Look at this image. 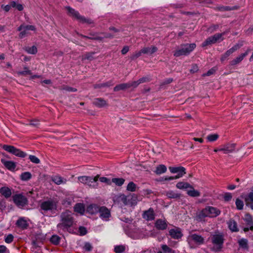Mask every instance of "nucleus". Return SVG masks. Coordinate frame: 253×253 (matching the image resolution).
I'll return each mask as SVG.
<instances>
[{"instance_id":"0e129e2a","label":"nucleus","mask_w":253,"mask_h":253,"mask_svg":"<svg viewBox=\"0 0 253 253\" xmlns=\"http://www.w3.org/2000/svg\"><path fill=\"white\" fill-rule=\"evenodd\" d=\"M199 70V67L198 65L196 64H194L192 65L191 69L190 70V72L191 73H195L197 72Z\"/></svg>"},{"instance_id":"bf43d9fd","label":"nucleus","mask_w":253,"mask_h":253,"mask_svg":"<svg viewBox=\"0 0 253 253\" xmlns=\"http://www.w3.org/2000/svg\"><path fill=\"white\" fill-rule=\"evenodd\" d=\"M79 232L80 236H84L87 233L86 228L84 226H80L79 228Z\"/></svg>"},{"instance_id":"cd10ccee","label":"nucleus","mask_w":253,"mask_h":253,"mask_svg":"<svg viewBox=\"0 0 253 253\" xmlns=\"http://www.w3.org/2000/svg\"><path fill=\"white\" fill-rule=\"evenodd\" d=\"M0 193L6 199L10 197L12 194L10 189L8 187H1L0 189Z\"/></svg>"},{"instance_id":"423d86ee","label":"nucleus","mask_w":253,"mask_h":253,"mask_svg":"<svg viewBox=\"0 0 253 253\" xmlns=\"http://www.w3.org/2000/svg\"><path fill=\"white\" fill-rule=\"evenodd\" d=\"M2 148L5 151L20 158H25L27 154L12 145H3Z\"/></svg>"},{"instance_id":"bb28decb","label":"nucleus","mask_w":253,"mask_h":253,"mask_svg":"<svg viewBox=\"0 0 253 253\" xmlns=\"http://www.w3.org/2000/svg\"><path fill=\"white\" fill-rule=\"evenodd\" d=\"M169 169L170 172L172 173H180L186 174V169L185 168L180 166L177 167H169Z\"/></svg>"},{"instance_id":"603ef678","label":"nucleus","mask_w":253,"mask_h":253,"mask_svg":"<svg viewBox=\"0 0 253 253\" xmlns=\"http://www.w3.org/2000/svg\"><path fill=\"white\" fill-rule=\"evenodd\" d=\"M235 204H236L237 209L238 210H241L243 209L244 203L241 200H240L238 198L236 200Z\"/></svg>"},{"instance_id":"4468645a","label":"nucleus","mask_w":253,"mask_h":253,"mask_svg":"<svg viewBox=\"0 0 253 253\" xmlns=\"http://www.w3.org/2000/svg\"><path fill=\"white\" fill-rule=\"evenodd\" d=\"M99 213L100 217L105 220H108L111 216L110 210L105 206L100 207Z\"/></svg>"},{"instance_id":"412c9836","label":"nucleus","mask_w":253,"mask_h":253,"mask_svg":"<svg viewBox=\"0 0 253 253\" xmlns=\"http://www.w3.org/2000/svg\"><path fill=\"white\" fill-rule=\"evenodd\" d=\"M236 147V144H227L224 146L223 148H220V151H223L224 154H227L228 153L233 152L235 149Z\"/></svg>"},{"instance_id":"a878e982","label":"nucleus","mask_w":253,"mask_h":253,"mask_svg":"<svg viewBox=\"0 0 253 253\" xmlns=\"http://www.w3.org/2000/svg\"><path fill=\"white\" fill-rule=\"evenodd\" d=\"M93 104L99 108L103 107L107 105L106 101L102 98H95Z\"/></svg>"},{"instance_id":"f8f14e48","label":"nucleus","mask_w":253,"mask_h":253,"mask_svg":"<svg viewBox=\"0 0 253 253\" xmlns=\"http://www.w3.org/2000/svg\"><path fill=\"white\" fill-rule=\"evenodd\" d=\"M205 209L206 211L208 216L211 218L215 217L219 215L221 213V211L219 209L213 207L208 206Z\"/></svg>"},{"instance_id":"de8ad7c7","label":"nucleus","mask_w":253,"mask_h":253,"mask_svg":"<svg viewBox=\"0 0 253 253\" xmlns=\"http://www.w3.org/2000/svg\"><path fill=\"white\" fill-rule=\"evenodd\" d=\"M94 52H87L83 57V60H92L93 59V55L94 54Z\"/></svg>"},{"instance_id":"58836bf2","label":"nucleus","mask_w":253,"mask_h":253,"mask_svg":"<svg viewBox=\"0 0 253 253\" xmlns=\"http://www.w3.org/2000/svg\"><path fill=\"white\" fill-rule=\"evenodd\" d=\"M32 177V174L30 172H24L20 175V178L23 181H28Z\"/></svg>"},{"instance_id":"13d9d810","label":"nucleus","mask_w":253,"mask_h":253,"mask_svg":"<svg viewBox=\"0 0 253 253\" xmlns=\"http://www.w3.org/2000/svg\"><path fill=\"white\" fill-rule=\"evenodd\" d=\"M29 159L33 163L38 164L40 163V159L34 155H30Z\"/></svg>"},{"instance_id":"7ed1b4c3","label":"nucleus","mask_w":253,"mask_h":253,"mask_svg":"<svg viewBox=\"0 0 253 253\" xmlns=\"http://www.w3.org/2000/svg\"><path fill=\"white\" fill-rule=\"evenodd\" d=\"M196 47L195 43H186L181 44L180 47L173 52V56L178 57L180 56L189 55Z\"/></svg>"},{"instance_id":"864d4df0","label":"nucleus","mask_w":253,"mask_h":253,"mask_svg":"<svg viewBox=\"0 0 253 253\" xmlns=\"http://www.w3.org/2000/svg\"><path fill=\"white\" fill-rule=\"evenodd\" d=\"M142 54H143V52H142L141 49L140 50L133 53L130 56V59L132 60H134L138 58L139 57H140L142 55Z\"/></svg>"},{"instance_id":"c85d7f7f","label":"nucleus","mask_w":253,"mask_h":253,"mask_svg":"<svg viewBox=\"0 0 253 253\" xmlns=\"http://www.w3.org/2000/svg\"><path fill=\"white\" fill-rule=\"evenodd\" d=\"M238 243L241 249L248 250V240L247 239L242 238L238 240Z\"/></svg>"},{"instance_id":"c756f323","label":"nucleus","mask_w":253,"mask_h":253,"mask_svg":"<svg viewBox=\"0 0 253 253\" xmlns=\"http://www.w3.org/2000/svg\"><path fill=\"white\" fill-rule=\"evenodd\" d=\"M238 7L237 6L232 7L229 6H217L215 9L219 11H227L235 10Z\"/></svg>"},{"instance_id":"2f4dec72","label":"nucleus","mask_w":253,"mask_h":253,"mask_svg":"<svg viewBox=\"0 0 253 253\" xmlns=\"http://www.w3.org/2000/svg\"><path fill=\"white\" fill-rule=\"evenodd\" d=\"M167 169L165 165H160L156 167V169L154 171V172L157 174L160 175L166 172L167 171Z\"/></svg>"},{"instance_id":"5fc2aeb1","label":"nucleus","mask_w":253,"mask_h":253,"mask_svg":"<svg viewBox=\"0 0 253 253\" xmlns=\"http://www.w3.org/2000/svg\"><path fill=\"white\" fill-rule=\"evenodd\" d=\"M127 83V85H128V88H131V87L135 88L137 87L138 86V85L140 84L138 80H137L136 81L128 82Z\"/></svg>"},{"instance_id":"20e7f679","label":"nucleus","mask_w":253,"mask_h":253,"mask_svg":"<svg viewBox=\"0 0 253 253\" xmlns=\"http://www.w3.org/2000/svg\"><path fill=\"white\" fill-rule=\"evenodd\" d=\"M211 240L213 245L212 250L216 252L221 251L223 247L224 236L222 233H216L211 236Z\"/></svg>"},{"instance_id":"a211bd4d","label":"nucleus","mask_w":253,"mask_h":253,"mask_svg":"<svg viewBox=\"0 0 253 253\" xmlns=\"http://www.w3.org/2000/svg\"><path fill=\"white\" fill-rule=\"evenodd\" d=\"M16 225L19 228L22 230H25L28 228L29 224L24 217H20L16 222Z\"/></svg>"},{"instance_id":"f03ea898","label":"nucleus","mask_w":253,"mask_h":253,"mask_svg":"<svg viewBox=\"0 0 253 253\" xmlns=\"http://www.w3.org/2000/svg\"><path fill=\"white\" fill-rule=\"evenodd\" d=\"M57 202L53 199L44 201L40 205V211L43 215H47L48 212H52L56 210Z\"/></svg>"},{"instance_id":"dca6fc26","label":"nucleus","mask_w":253,"mask_h":253,"mask_svg":"<svg viewBox=\"0 0 253 253\" xmlns=\"http://www.w3.org/2000/svg\"><path fill=\"white\" fill-rule=\"evenodd\" d=\"M188 240L193 241L198 245H203L204 243V238L201 235L197 234H191L188 236Z\"/></svg>"},{"instance_id":"4c0bfd02","label":"nucleus","mask_w":253,"mask_h":253,"mask_svg":"<svg viewBox=\"0 0 253 253\" xmlns=\"http://www.w3.org/2000/svg\"><path fill=\"white\" fill-rule=\"evenodd\" d=\"M125 181V180L123 178H113L112 179V182L119 186L123 185Z\"/></svg>"},{"instance_id":"052dcab7","label":"nucleus","mask_w":253,"mask_h":253,"mask_svg":"<svg viewBox=\"0 0 253 253\" xmlns=\"http://www.w3.org/2000/svg\"><path fill=\"white\" fill-rule=\"evenodd\" d=\"M13 236L11 234H9L5 237L4 241L6 243L9 244L12 242L13 241Z\"/></svg>"},{"instance_id":"09e8293b","label":"nucleus","mask_w":253,"mask_h":253,"mask_svg":"<svg viewBox=\"0 0 253 253\" xmlns=\"http://www.w3.org/2000/svg\"><path fill=\"white\" fill-rule=\"evenodd\" d=\"M18 74L19 75L25 76L26 75H31L32 72L31 70H29V68L27 67H24V70L22 71H20L18 72Z\"/></svg>"},{"instance_id":"f257e3e1","label":"nucleus","mask_w":253,"mask_h":253,"mask_svg":"<svg viewBox=\"0 0 253 253\" xmlns=\"http://www.w3.org/2000/svg\"><path fill=\"white\" fill-rule=\"evenodd\" d=\"M76 221L73 213L67 210L62 212L60 215V222L57 225V228L59 233L68 232L72 234H76V228L74 227Z\"/></svg>"},{"instance_id":"a19ab883","label":"nucleus","mask_w":253,"mask_h":253,"mask_svg":"<svg viewBox=\"0 0 253 253\" xmlns=\"http://www.w3.org/2000/svg\"><path fill=\"white\" fill-rule=\"evenodd\" d=\"M61 240V238L59 237L58 235H53L50 238V242L51 243L55 245H57L59 244Z\"/></svg>"},{"instance_id":"3c124183","label":"nucleus","mask_w":253,"mask_h":253,"mask_svg":"<svg viewBox=\"0 0 253 253\" xmlns=\"http://www.w3.org/2000/svg\"><path fill=\"white\" fill-rule=\"evenodd\" d=\"M161 248L162 250L165 253H175V252L174 250H172L171 248H170L169 247H168L167 245H163L161 246Z\"/></svg>"},{"instance_id":"f3484780","label":"nucleus","mask_w":253,"mask_h":253,"mask_svg":"<svg viewBox=\"0 0 253 253\" xmlns=\"http://www.w3.org/2000/svg\"><path fill=\"white\" fill-rule=\"evenodd\" d=\"M250 51V49H248L245 53H242L240 56L230 61L229 66H234L240 63L243 60L244 57L248 54Z\"/></svg>"},{"instance_id":"c03bdc74","label":"nucleus","mask_w":253,"mask_h":253,"mask_svg":"<svg viewBox=\"0 0 253 253\" xmlns=\"http://www.w3.org/2000/svg\"><path fill=\"white\" fill-rule=\"evenodd\" d=\"M126 247L124 245H118L115 247L114 252L116 253H123L125 251Z\"/></svg>"},{"instance_id":"7c9ffc66","label":"nucleus","mask_w":253,"mask_h":253,"mask_svg":"<svg viewBox=\"0 0 253 253\" xmlns=\"http://www.w3.org/2000/svg\"><path fill=\"white\" fill-rule=\"evenodd\" d=\"M158 50V48L156 46H153L151 47H144L142 48V52L143 54L150 53L151 54H153Z\"/></svg>"},{"instance_id":"ea45409f","label":"nucleus","mask_w":253,"mask_h":253,"mask_svg":"<svg viewBox=\"0 0 253 253\" xmlns=\"http://www.w3.org/2000/svg\"><path fill=\"white\" fill-rule=\"evenodd\" d=\"M176 187L180 189H186L191 187L190 184L184 182H179L176 184Z\"/></svg>"},{"instance_id":"79ce46f5","label":"nucleus","mask_w":253,"mask_h":253,"mask_svg":"<svg viewBox=\"0 0 253 253\" xmlns=\"http://www.w3.org/2000/svg\"><path fill=\"white\" fill-rule=\"evenodd\" d=\"M137 185L133 182L128 183L126 187V190L130 192H134L136 190Z\"/></svg>"},{"instance_id":"9b49d317","label":"nucleus","mask_w":253,"mask_h":253,"mask_svg":"<svg viewBox=\"0 0 253 253\" xmlns=\"http://www.w3.org/2000/svg\"><path fill=\"white\" fill-rule=\"evenodd\" d=\"M241 46L242 45L236 44L232 47L227 50L223 54L221 55L220 57L221 62H223L225 60H226L230 55L239 49Z\"/></svg>"},{"instance_id":"1a4fd4ad","label":"nucleus","mask_w":253,"mask_h":253,"mask_svg":"<svg viewBox=\"0 0 253 253\" xmlns=\"http://www.w3.org/2000/svg\"><path fill=\"white\" fill-rule=\"evenodd\" d=\"M224 33H217L212 36L208 38L202 44V47H205L209 45L216 43L218 40L221 39V41L223 40L222 38L224 35Z\"/></svg>"},{"instance_id":"39448f33","label":"nucleus","mask_w":253,"mask_h":253,"mask_svg":"<svg viewBox=\"0 0 253 253\" xmlns=\"http://www.w3.org/2000/svg\"><path fill=\"white\" fill-rule=\"evenodd\" d=\"M66 9L68 10V13L70 14L71 16L75 17L80 22L83 23H87L89 24L93 23L91 19L89 18H86L85 17L81 15L78 11H76L71 7L67 6Z\"/></svg>"},{"instance_id":"ddd939ff","label":"nucleus","mask_w":253,"mask_h":253,"mask_svg":"<svg viewBox=\"0 0 253 253\" xmlns=\"http://www.w3.org/2000/svg\"><path fill=\"white\" fill-rule=\"evenodd\" d=\"M169 235L171 238L177 240L180 239L183 236L181 229L177 227H175L174 228L170 229L169 230Z\"/></svg>"},{"instance_id":"6ab92c4d","label":"nucleus","mask_w":253,"mask_h":253,"mask_svg":"<svg viewBox=\"0 0 253 253\" xmlns=\"http://www.w3.org/2000/svg\"><path fill=\"white\" fill-rule=\"evenodd\" d=\"M1 162L4 167L10 171H14L16 168V163L11 161H6L3 159H1Z\"/></svg>"},{"instance_id":"72a5a7b5","label":"nucleus","mask_w":253,"mask_h":253,"mask_svg":"<svg viewBox=\"0 0 253 253\" xmlns=\"http://www.w3.org/2000/svg\"><path fill=\"white\" fill-rule=\"evenodd\" d=\"M113 84V81L111 80L102 84H96L93 85L94 88H101L102 87H109Z\"/></svg>"},{"instance_id":"e433bc0d","label":"nucleus","mask_w":253,"mask_h":253,"mask_svg":"<svg viewBox=\"0 0 253 253\" xmlns=\"http://www.w3.org/2000/svg\"><path fill=\"white\" fill-rule=\"evenodd\" d=\"M24 50L29 54H36L38 52V49L35 45L32 47L26 46L24 48Z\"/></svg>"},{"instance_id":"aec40b11","label":"nucleus","mask_w":253,"mask_h":253,"mask_svg":"<svg viewBox=\"0 0 253 253\" xmlns=\"http://www.w3.org/2000/svg\"><path fill=\"white\" fill-rule=\"evenodd\" d=\"M155 226L158 230H164L167 229L168 224L165 220L158 219L155 222Z\"/></svg>"},{"instance_id":"9d476101","label":"nucleus","mask_w":253,"mask_h":253,"mask_svg":"<svg viewBox=\"0 0 253 253\" xmlns=\"http://www.w3.org/2000/svg\"><path fill=\"white\" fill-rule=\"evenodd\" d=\"M243 220L245 222V227L243 230L245 232H248L249 230H253V219L252 216L249 213H246Z\"/></svg>"},{"instance_id":"8fccbe9b","label":"nucleus","mask_w":253,"mask_h":253,"mask_svg":"<svg viewBox=\"0 0 253 253\" xmlns=\"http://www.w3.org/2000/svg\"><path fill=\"white\" fill-rule=\"evenodd\" d=\"M219 135L217 134H212L208 135L207 138L209 141L213 142L216 141Z\"/></svg>"},{"instance_id":"a18cd8bd","label":"nucleus","mask_w":253,"mask_h":253,"mask_svg":"<svg viewBox=\"0 0 253 253\" xmlns=\"http://www.w3.org/2000/svg\"><path fill=\"white\" fill-rule=\"evenodd\" d=\"M187 194L192 197H197L200 196V193L195 189L189 190L187 192Z\"/></svg>"},{"instance_id":"393cba45","label":"nucleus","mask_w":253,"mask_h":253,"mask_svg":"<svg viewBox=\"0 0 253 253\" xmlns=\"http://www.w3.org/2000/svg\"><path fill=\"white\" fill-rule=\"evenodd\" d=\"M228 227L232 232H237L239 231L237 222L233 219H230L227 222Z\"/></svg>"},{"instance_id":"2eb2a0df","label":"nucleus","mask_w":253,"mask_h":253,"mask_svg":"<svg viewBox=\"0 0 253 253\" xmlns=\"http://www.w3.org/2000/svg\"><path fill=\"white\" fill-rule=\"evenodd\" d=\"M142 217L147 221L153 220L155 218L154 211L153 208H150L148 210L143 211Z\"/></svg>"},{"instance_id":"37998d69","label":"nucleus","mask_w":253,"mask_h":253,"mask_svg":"<svg viewBox=\"0 0 253 253\" xmlns=\"http://www.w3.org/2000/svg\"><path fill=\"white\" fill-rule=\"evenodd\" d=\"M137 198V196L136 194H133L131 195L130 198L128 199V201L132 206L136 205L138 201Z\"/></svg>"},{"instance_id":"69168bd1","label":"nucleus","mask_w":253,"mask_h":253,"mask_svg":"<svg viewBox=\"0 0 253 253\" xmlns=\"http://www.w3.org/2000/svg\"><path fill=\"white\" fill-rule=\"evenodd\" d=\"M218 27L219 25L217 24L212 25L208 28V31L210 32V33H212L214 31H216L218 28Z\"/></svg>"},{"instance_id":"680f3d73","label":"nucleus","mask_w":253,"mask_h":253,"mask_svg":"<svg viewBox=\"0 0 253 253\" xmlns=\"http://www.w3.org/2000/svg\"><path fill=\"white\" fill-rule=\"evenodd\" d=\"M216 72V69L214 68H212L210 69L206 73L203 75V76H210L214 74Z\"/></svg>"},{"instance_id":"6e6552de","label":"nucleus","mask_w":253,"mask_h":253,"mask_svg":"<svg viewBox=\"0 0 253 253\" xmlns=\"http://www.w3.org/2000/svg\"><path fill=\"white\" fill-rule=\"evenodd\" d=\"M12 199L14 203L20 208H23L28 203L27 197L22 194H16L13 195Z\"/></svg>"},{"instance_id":"b1692460","label":"nucleus","mask_w":253,"mask_h":253,"mask_svg":"<svg viewBox=\"0 0 253 253\" xmlns=\"http://www.w3.org/2000/svg\"><path fill=\"white\" fill-rule=\"evenodd\" d=\"M51 180L57 185L65 184L67 182L66 179L62 177L59 175H55L52 176L51 177Z\"/></svg>"},{"instance_id":"49530a36","label":"nucleus","mask_w":253,"mask_h":253,"mask_svg":"<svg viewBox=\"0 0 253 253\" xmlns=\"http://www.w3.org/2000/svg\"><path fill=\"white\" fill-rule=\"evenodd\" d=\"M185 174H182V173H177V174L175 176H166L165 178V180H172L174 179H176L178 178H179L180 177H182Z\"/></svg>"},{"instance_id":"4be33fe9","label":"nucleus","mask_w":253,"mask_h":253,"mask_svg":"<svg viewBox=\"0 0 253 253\" xmlns=\"http://www.w3.org/2000/svg\"><path fill=\"white\" fill-rule=\"evenodd\" d=\"M100 207L96 204H91L87 207V211L91 214H95L99 212Z\"/></svg>"},{"instance_id":"e2e57ef3","label":"nucleus","mask_w":253,"mask_h":253,"mask_svg":"<svg viewBox=\"0 0 253 253\" xmlns=\"http://www.w3.org/2000/svg\"><path fill=\"white\" fill-rule=\"evenodd\" d=\"M232 196L230 193H226L223 197L224 200L225 202H229L232 199Z\"/></svg>"},{"instance_id":"5701e85b","label":"nucleus","mask_w":253,"mask_h":253,"mask_svg":"<svg viewBox=\"0 0 253 253\" xmlns=\"http://www.w3.org/2000/svg\"><path fill=\"white\" fill-rule=\"evenodd\" d=\"M205 209H203L199 212L197 213L196 216V220L198 222H204L205 218L208 217Z\"/></svg>"},{"instance_id":"6e6d98bb","label":"nucleus","mask_w":253,"mask_h":253,"mask_svg":"<svg viewBox=\"0 0 253 253\" xmlns=\"http://www.w3.org/2000/svg\"><path fill=\"white\" fill-rule=\"evenodd\" d=\"M151 81V78L149 76H146V77H143L142 78H140L138 80V81H139V83L140 84H142V83L149 82Z\"/></svg>"},{"instance_id":"f704fd0d","label":"nucleus","mask_w":253,"mask_h":253,"mask_svg":"<svg viewBox=\"0 0 253 253\" xmlns=\"http://www.w3.org/2000/svg\"><path fill=\"white\" fill-rule=\"evenodd\" d=\"M128 85H127V83H123L119 84L114 87V91H119L120 90H126L128 88Z\"/></svg>"},{"instance_id":"4d7b16f0","label":"nucleus","mask_w":253,"mask_h":253,"mask_svg":"<svg viewBox=\"0 0 253 253\" xmlns=\"http://www.w3.org/2000/svg\"><path fill=\"white\" fill-rule=\"evenodd\" d=\"M93 249V247L91 244L89 242H85L84 244V246L83 247V249L87 252L91 251Z\"/></svg>"},{"instance_id":"c9c22d12","label":"nucleus","mask_w":253,"mask_h":253,"mask_svg":"<svg viewBox=\"0 0 253 253\" xmlns=\"http://www.w3.org/2000/svg\"><path fill=\"white\" fill-rule=\"evenodd\" d=\"M74 211L78 213L83 214L84 211V205L82 203L76 204L74 207Z\"/></svg>"},{"instance_id":"338daca9","label":"nucleus","mask_w":253,"mask_h":253,"mask_svg":"<svg viewBox=\"0 0 253 253\" xmlns=\"http://www.w3.org/2000/svg\"><path fill=\"white\" fill-rule=\"evenodd\" d=\"M0 253H10V252L5 246L0 245Z\"/></svg>"},{"instance_id":"473e14b6","label":"nucleus","mask_w":253,"mask_h":253,"mask_svg":"<svg viewBox=\"0 0 253 253\" xmlns=\"http://www.w3.org/2000/svg\"><path fill=\"white\" fill-rule=\"evenodd\" d=\"M166 196L169 199H177L180 197V194L175 193L173 191L169 190L166 192Z\"/></svg>"},{"instance_id":"774afa93","label":"nucleus","mask_w":253,"mask_h":253,"mask_svg":"<svg viewBox=\"0 0 253 253\" xmlns=\"http://www.w3.org/2000/svg\"><path fill=\"white\" fill-rule=\"evenodd\" d=\"M248 199L252 202L251 207L253 210V192H250L248 195Z\"/></svg>"},{"instance_id":"0eeeda50","label":"nucleus","mask_w":253,"mask_h":253,"mask_svg":"<svg viewBox=\"0 0 253 253\" xmlns=\"http://www.w3.org/2000/svg\"><path fill=\"white\" fill-rule=\"evenodd\" d=\"M98 177L99 176L98 175L94 177L82 176L78 177V180L83 184H86L90 187H95L97 186V181H98Z\"/></svg>"}]
</instances>
